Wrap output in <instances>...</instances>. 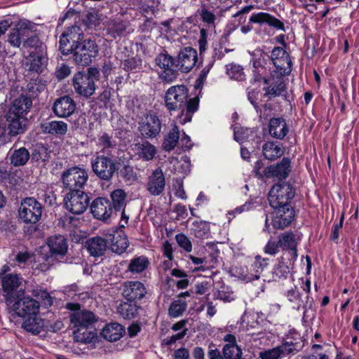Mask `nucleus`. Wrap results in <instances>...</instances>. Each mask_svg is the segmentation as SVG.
<instances>
[{
  "label": "nucleus",
  "instance_id": "48",
  "mask_svg": "<svg viewBox=\"0 0 359 359\" xmlns=\"http://www.w3.org/2000/svg\"><path fill=\"white\" fill-rule=\"evenodd\" d=\"M187 308V303L186 301L178 299L173 301L168 309V315L171 318H178L185 312Z\"/></svg>",
  "mask_w": 359,
  "mask_h": 359
},
{
  "label": "nucleus",
  "instance_id": "10",
  "mask_svg": "<svg viewBox=\"0 0 359 359\" xmlns=\"http://www.w3.org/2000/svg\"><path fill=\"white\" fill-rule=\"evenodd\" d=\"M69 310L74 311L70 315V323L74 327H93L97 322L98 317L92 311L88 310H80V305L76 303L67 304Z\"/></svg>",
  "mask_w": 359,
  "mask_h": 359
},
{
  "label": "nucleus",
  "instance_id": "59",
  "mask_svg": "<svg viewBox=\"0 0 359 359\" xmlns=\"http://www.w3.org/2000/svg\"><path fill=\"white\" fill-rule=\"evenodd\" d=\"M80 31V27L76 25L67 28L65 31L72 44L79 45L80 43L79 42L82 39L83 35Z\"/></svg>",
  "mask_w": 359,
  "mask_h": 359
},
{
  "label": "nucleus",
  "instance_id": "2",
  "mask_svg": "<svg viewBox=\"0 0 359 359\" xmlns=\"http://www.w3.org/2000/svg\"><path fill=\"white\" fill-rule=\"evenodd\" d=\"M100 70L89 67L86 72H79L73 77L75 92L85 98L91 97L96 90L95 81L100 79Z\"/></svg>",
  "mask_w": 359,
  "mask_h": 359
},
{
  "label": "nucleus",
  "instance_id": "43",
  "mask_svg": "<svg viewBox=\"0 0 359 359\" xmlns=\"http://www.w3.org/2000/svg\"><path fill=\"white\" fill-rule=\"evenodd\" d=\"M149 264V261L147 257H135L130 260L126 271L133 274H140L147 269Z\"/></svg>",
  "mask_w": 359,
  "mask_h": 359
},
{
  "label": "nucleus",
  "instance_id": "30",
  "mask_svg": "<svg viewBox=\"0 0 359 359\" xmlns=\"http://www.w3.org/2000/svg\"><path fill=\"white\" fill-rule=\"evenodd\" d=\"M74 341L81 344L93 343L97 339V332L93 327L72 326Z\"/></svg>",
  "mask_w": 359,
  "mask_h": 359
},
{
  "label": "nucleus",
  "instance_id": "6",
  "mask_svg": "<svg viewBox=\"0 0 359 359\" xmlns=\"http://www.w3.org/2000/svg\"><path fill=\"white\" fill-rule=\"evenodd\" d=\"M292 187L287 183L276 184L272 187L269 193V201L272 208L290 205L289 201L294 197Z\"/></svg>",
  "mask_w": 359,
  "mask_h": 359
},
{
  "label": "nucleus",
  "instance_id": "40",
  "mask_svg": "<svg viewBox=\"0 0 359 359\" xmlns=\"http://www.w3.org/2000/svg\"><path fill=\"white\" fill-rule=\"evenodd\" d=\"M10 117V114H7L6 120L8 122L9 133L11 135H17L24 133L27 123V119L22 115H15Z\"/></svg>",
  "mask_w": 359,
  "mask_h": 359
},
{
  "label": "nucleus",
  "instance_id": "55",
  "mask_svg": "<svg viewBox=\"0 0 359 359\" xmlns=\"http://www.w3.org/2000/svg\"><path fill=\"white\" fill-rule=\"evenodd\" d=\"M262 97L265 96L261 93L259 89H248V99L257 111H258L259 104L262 102Z\"/></svg>",
  "mask_w": 359,
  "mask_h": 359
},
{
  "label": "nucleus",
  "instance_id": "52",
  "mask_svg": "<svg viewBox=\"0 0 359 359\" xmlns=\"http://www.w3.org/2000/svg\"><path fill=\"white\" fill-rule=\"evenodd\" d=\"M123 69L126 71H137L141 69L142 60L140 57H131L125 59L121 62Z\"/></svg>",
  "mask_w": 359,
  "mask_h": 359
},
{
  "label": "nucleus",
  "instance_id": "49",
  "mask_svg": "<svg viewBox=\"0 0 359 359\" xmlns=\"http://www.w3.org/2000/svg\"><path fill=\"white\" fill-rule=\"evenodd\" d=\"M118 313L125 319H132L137 313V307L132 302H124L120 304L118 309Z\"/></svg>",
  "mask_w": 359,
  "mask_h": 359
},
{
  "label": "nucleus",
  "instance_id": "4",
  "mask_svg": "<svg viewBox=\"0 0 359 359\" xmlns=\"http://www.w3.org/2000/svg\"><path fill=\"white\" fill-rule=\"evenodd\" d=\"M93 172L102 180L110 181L117 170L116 160L105 155H97L90 160Z\"/></svg>",
  "mask_w": 359,
  "mask_h": 359
},
{
  "label": "nucleus",
  "instance_id": "61",
  "mask_svg": "<svg viewBox=\"0 0 359 359\" xmlns=\"http://www.w3.org/2000/svg\"><path fill=\"white\" fill-rule=\"evenodd\" d=\"M98 144L103 148H111L116 145L112 136L104 133L98 138Z\"/></svg>",
  "mask_w": 359,
  "mask_h": 359
},
{
  "label": "nucleus",
  "instance_id": "56",
  "mask_svg": "<svg viewBox=\"0 0 359 359\" xmlns=\"http://www.w3.org/2000/svg\"><path fill=\"white\" fill-rule=\"evenodd\" d=\"M226 72L229 76L237 81H243L245 79V74L243 69L238 65H231L226 66Z\"/></svg>",
  "mask_w": 359,
  "mask_h": 359
},
{
  "label": "nucleus",
  "instance_id": "11",
  "mask_svg": "<svg viewBox=\"0 0 359 359\" xmlns=\"http://www.w3.org/2000/svg\"><path fill=\"white\" fill-rule=\"evenodd\" d=\"M276 70L273 72L271 76L274 77L278 74L280 76L288 75L292 71V60L289 54L283 48L275 47L271 55Z\"/></svg>",
  "mask_w": 359,
  "mask_h": 359
},
{
  "label": "nucleus",
  "instance_id": "39",
  "mask_svg": "<svg viewBox=\"0 0 359 359\" xmlns=\"http://www.w3.org/2000/svg\"><path fill=\"white\" fill-rule=\"evenodd\" d=\"M107 237L106 238H102L100 236H96L90 238L86 242L88 251L94 257L102 256L107 250Z\"/></svg>",
  "mask_w": 359,
  "mask_h": 359
},
{
  "label": "nucleus",
  "instance_id": "31",
  "mask_svg": "<svg viewBox=\"0 0 359 359\" xmlns=\"http://www.w3.org/2000/svg\"><path fill=\"white\" fill-rule=\"evenodd\" d=\"M29 22H23L18 24V27L13 29L8 36V42L14 47H19L22 43L28 37L32 31Z\"/></svg>",
  "mask_w": 359,
  "mask_h": 359
},
{
  "label": "nucleus",
  "instance_id": "18",
  "mask_svg": "<svg viewBox=\"0 0 359 359\" xmlns=\"http://www.w3.org/2000/svg\"><path fill=\"white\" fill-rule=\"evenodd\" d=\"M161 130V123L158 117L154 114H147L140 123L139 130L146 138H154Z\"/></svg>",
  "mask_w": 359,
  "mask_h": 359
},
{
  "label": "nucleus",
  "instance_id": "29",
  "mask_svg": "<svg viewBox=\"0 0 359 359\" xmlns=\"http://www.w3.org/2000/svg\"><path fill=\"white\" fill-rule=\"evenodd\" d=\"M290 168V160L283 158L282 161L275 165H271L265 168L264 173L266 177H276L278 180L285 179Z\"/></svg>",
  "mask_w": 359,
  "mask_h": 359
},
{
  "label": "nucleus",
  "instance_id": "1",
  "mask_svg": "<svg viewBox=\"0 0 359 359\" xmlns=\"http://www.w3.org/2000/svg\"><path fill=\"white\" fill-rule=\"evenodd\" d=\"M166 109L170 115L177 112L176 119L184 125L191 121L193 114L198 110V98L189 99V90L184 85L170 87L164 95Z\"/></svg>",
  "mask_w": 359,
  "mask_h": 359
},
{
  "label": "nucleus",
  "instance_id": "7",
  "mask_svg": "<svg viewBox=\"0 0 359 359\" xmlns=\"http://www.w3.org/2000/svg\"><path fill=\"white\" fill-rule=\"evenodd\" d=\"M158 71L159 78L164 82L171 83L178 76V68L174 58L166 53L158 55L155 59Z\"/></svg>",
  "mask_w": 359,
  "mask_h": 359
},
{
  "label": "nucleus",
  "instance_id": "51",
  "mask_svg": "<svg viewBox=\"0 0 359 359\" xmlns=\"http://www.w3.org/2000/svg\"><path fill=\"white\" fill-rule=\"evenodd\" d=\"M126 194L122 189H118L111 194L114 208L116 210H121L125 205Z\"/></svg>",
  "mask_w": 359,
  "mask_h": 359
},
{
  "label": "nucleus",
  "instance_id": "37",
  "mask_svg": "<svg viewBox=\"0 0 359 359\" xmlns=\"http://www.w3.org/2000/svg\"><path fill=\"white\" fill-rule=\"evenodd\" d=\"M224 340L226 342L223 348V355L225 359H236L242 355V351L236 344L234 335L228 334L224 337Z\"/></svg>",
  "mask_w": 359,
  "mask_h": 359
},
{
  "label": "nucleus",
  "instance_id": "33",
  "mask_svg": "<svg viewBox=\"0 0 359 359\" xmlns=\"http://www.w3.org/2000/svg\"><path fill=\"white\" fill-rule=\"evenodd\" d=\"M272 78L273 81L268 87L264 88L265 91L264 95L269 97V99L283 95L284 93H286L287 88L283 76L276 74Z\"/></svg>",
  "mask_w": 359,
  "mask_h": 359
},
{
  "label": "nucleus",
  "instance_id": "9",
  "mask_svg": "<svg viewBox=\"0 0 359 359\" xmlns=\"http://www.w3.org/2000/svg\"><path fill=\"white\" fill-rule=\"evenodd\" d=\"M89 203L88 196L81 190L69 191L64 199L65 208L74 215L83 213L88 208Z\"/></svg>",
  "mask_w": 359,
  "mask_h": 359
},
{
  "label": "nucleus",
  "instance_id": "27",
  "mask_svg": "<svg viewBox=\"0 0 359 359\" xmlns=\"http://www.w3.org/2000/svg\"><path fill=\"white\" fill-rule=\"evenodd\" d=\"M131 149L139 159L145 161H151L156 154L155 146L147 140L133 144Z\"/></svg>",
  "mask_w": 359,
  "mask_h": 359
},
{
  "label": "nucleus",
  "instance_id": "47",
  "mask_svg": "<svg viewBox=\"0 0 359 359\" xmlns=\"http://www.w3.org/2000/svg\"><path fill=\"white\" fill-rule=\"evenodd\" d=\"M29 153L25 147L14 151L11 157V163L15 166L25 165L29 158Z\"/></svg>",
  "mask_w": 359,
  "mask_h": 359
},
{
  "label": "nucleus",
  "instance_id": "53",
  "mask_svg": "<svg viewBox=\"0 0 359 359\" xmlns=\"http://www.w3.org/2000/svg\"><path fill=\"white\" fill-rule=\"evenodd\" d=\"M46 86V81L39 76L36 79H32L27 86L29 92L32 93V95H37V93L43 91Z\"/></svg>",
  "mask_w": 359,
  "mask_h": 359
},
{
  "label": "nucleus",
  "instance_id": "26",
  "mask_svg": "<svg viewBox=\"0 0 359 359\" xmlns=\"http://www.w3.org/2000/svg\"><path fill=\"white\" fill-rule=\"evenodd\" d=\"M250 22L260 25H266L278 30H285L283 22L265 12L253 13L250 18Z\"/></svg>",
  "mask_w": 359,
  "mask_h": 359
},
{
  "label": "nucleus",
  "instance_id": "36",
  "mask_svg": "<svg viewBox=\"0 0 359 359\" xmlns=\"http://www.w3.org/2000/svg\"><path fill=\"white\" fill-rule=\"evenodd\" d=\"M108 245L117 254L124 252L128 247V241L124 233L115 232L107 236Z\"/></svg>",
  "mask_w": 359,
  "mask_h": 359
},
{
  "label": "nucleus",
  "instance_id": "46",
  "mask_svg": "<svg viewBox=\"0 0 359 359\" xmlns=\"http://www.w3.org/2000/svg\"><path fill=\"white\" fill-rule=\"evenodd\" d=\"M191 230L194 236L200 239L208 238L210 235V226L206 222L196 221L193 222Z\"/></svg>",
  "mask_w": 359,
  "mask_h": 359
},
{
  "label": "nucleus",
  "instance_id": "14",
  "mask_svg": "<svg viewBox=\"0 0 359 359\" xmlns=\"http://www.w3.org/2000/svg\"><path fill=\"white\" fill-rule=\"evenodd\" d=\"M299 240V238L291 231H286L278 236V244L283 251L284 259L290 257L293 259H297L298 257L297 246Z\"/></svg>",
  "mask_w": 359,
  "mask_h": 359
},
{
  "label": "nucleus",
  "instance_id": "17",
  "mask_svg": "<svg viewBox=\"0 0 359 359\" xmlns=\"http://www.w3.org/2000/svg\"><path fill=\"white\" fill-rule=\"evenodd\" d=\"M40 303L28 296L23 297L13 304V309L16 313L22 318L38 315Z\"/></svg>",
  "mask_w": 359,
  "mask_h": 359
},
{
  "label": "nucleus",
  "instance_id": "22",
  "mask_svg": "<svg viewBox=\"0 0 359 359\" xmlns=\"http://www.w3.org/2000/svg\"><path fill=\"white\" fill-rule=\"evenodd\" d=\"M269 262L268 258H263L260 255H257L250 265L248 273L241 274V278L246 281L259 279L262 273L269 266Z\"/></svg>",
  "mask_w": 359,
  "mask_h": 359
},
{
  "label": "nucleus",
  "instance_id": "62",
  "mask_svg": "<svg viewBox=\"0 0 359 359\" xmlns=\"http://www.w3.org/2000/svg\"><path fill=\"white\" fill-rule=\"evenodd\" d=\"M252 208L253 203L251 201H248L243 205L238 206L234 208L233 210L229 212L228 215H229V219H231V216H232V218H233L236 217V215L251 210Z\"/></svg>",
  "mask_w": 359,
  "mask_h": 359
},
{
  "label": "nucleus",
  "instance_id": "44",
  "mask_svg": "<svg viewBox=\"0 0 359 359\" xmlns=\"http://www.w3.org/2000/svg\"><path fill=\"white\" fill-rule=\"evenodd\" d=\"M25 318V320L22 323V327L27 332H32V334H38L41 331L43 327V322L41 318L37 317V315L27 316Z\"/></svg>",
  "mask_w": 359,
  "mask_h": 359
},
{
  "label": "nucleus",
  "instance_id": "34",
  "mask_svg": "<svg viewBox=\"0 0 359 359\" xmlns=\"http://www.w3.org/2000/svg\"><path fill=\"white\" fill-rule=\"evenodd\" d=\"M284 150L282 144L274 141H267L262 145V153L264 158L271 161L281 157L284 154Z\"/></svg>",
  "mask_w": 359,
  "mask_h": 359
},
{
  "label": "nucleus",
  "instance_id": "21",
  "mask_svg": "<svg viewBox=\"0 0 359 359\" xmlns=\"http://www.w3.org/2000/svg\"><path fill=\"white\" fill-rule=\"evenodd\" d=\"M93 216L100 220H107L112 214L113 207L111 202L104 198H95L90 206Z\"/></svg>",
  "mask_w": 359,
  "mask_h": 359
},
{
  "label": "nucleus",
  "instance_id": "54",
  "mask_svg": "<svg viewBox=\"0 0 359 359\" xmlns=\"http://www.w3.org/2000/svg\"><path fill=\"white\" fill-rule=\"evenodd\" d=\"M214 298L220 299L225 302H230L234 299L233 293L225 285H222L219 289L216 290L213 294Z\"/></svg>",
  "mask_w": 359,
  "mask_h": 359
},
{
  "label": "nucleus",
  "instance_id": "32",
  "mask_svg": "<svg viewBox=\"0 0 359 359\" xmlns=\"http://www.w3.org/2000/svg\"><path fill=\"white\" fill-rule=\"evenodd\" d=\"M289 132L288 126L283 118H272L269 123V135L277 140H283Z\"/></svg>",
  "mask_w": 359,
  "mask_h": 359
},
{
  "label": "nucleus",
  "instance_id": "24",
  "mask_svg": "<svg viewBox=\"0 0 359 359\" xmlns=\"http://www.w3.org/2000/svg\"><path fill=\"white\" fill-rule=\"evenodd\" d=\"M146 293V287L140 281H128L124 284L123 295L129 302L142 299Z\"/></svg>",
  "mask_w": 359,
  "mask_h": 359
},
{
  "label": "nucleus",
  "instance_id": "60",
  "mask_svg": "<svg viewBox=\"0 0 359 359\" xmlns=\"http://www.w3.org/2000/svg\"><path fill=\"white\" fill-rule=\"evenodd\" d=\"M175 240L178 245L187 252L192 250V244L190 239L184 233H178L175 236Z\"/></svg>",
  "mask_w": 359,
  "mask_h": 359
},
{
  "label": "nucleus",
  "instance_id": "64",
  "mask_svg": "<svg viewBox=\"0 0 359 359\" xmlns=\"http://www.w3.org/2000/svg\"><path fill=\"white\" fill-rule=\"evenodd\" d=\"M279 248L278 241L276 242L275 241L269 240L264 246V251L267 255H275L278 252Z\"/></svg>",
  "mask_w": 359,
  "mask_h": 359
},
{
  "label": "nucleus",
  "instance_id": "58",
  "mask_svg": "<svg viewBox=\"0 0 359 359\" xmlns=\"http://www.w3.org/2000/svg\"><path fill=\"white\" fill-rule=\"evenodd\" d=\"M253 133L252 130L244 128H235L234 129V140L242 144L248 140L250 135Z\"/></svg>",
  "mask_w": 359,
  "mask_h": 359
},
{
  "label": "nucleus",
  "instance_id": "19",
  "mask_svg": "<svg viewBox=\"0 0 359 359\" xmlns=\"http://www.w3.org/2000/svg\"><path fill=\"white\" fill-rule=\"evenodd\" d=\"M21 278L18 274L8 273L1 280L6 302L12 303L17 294V290L21 283Z\"/></svg>",
  "mask_w": 359,
  "mask_h": 359
},
{
  "label": "nucleus",
  "instance_id": "15",
  "mask_svg": "<svg viewBox=\"0 0 359 359\" xmlns=\"http://www.w3.org/2000/svg\"><path fill=\"white\" fill-rule=\"evenodd\" d=\"M272 225L276 229H283L290 225L294 218V210L290 205L273 208Z\"/></svg>",
  "mask_w": 359,
  "mask_h": 359
},
{
  "label": "nucleus",
  "instance_id": "35",
  "mask_svg": "<svg viewBox=\"0 0 359 359\" xmlns=\"http://www.w3.org/2000/svg\"><path fill=\"white\" fill-rule=\"evenodd\" d=\"M46 243L50 252L53 255L63 256L67 252V240L63 236H52L48 238Z\"/></svg>",
  "mask_w": 359,
  "mask_h": 359
},
{
  "label": "nucleus",
  "instance_id": "20",
  "mask_svg": "<svg viewBox=\"0 0 359 359\" xmlns=\"http://www.w3.org/2000/svg\"><path fill=\"white\" fill-rule=\"evenodd\" d=\"M76 103L69 96H62L55 100L53 105V111L60 118H67L74 114Z\"/></svg>",
  "mask_w": 359,
  "mask_h": 359
},
{
  "label": "nucleus",
  "instance_id": "50",
  "mask_svg": "<svg viewBox=\"0 0 359 359\" xmlns=\"http://www.w3.org/2000/svg\"><path fill=\"white\" fill-rule=\"evenodd\" d=\"M32 294L41 301V303L46 307L53 304V299L50 294L41 287H36L32 290Z\"/></svg>",
  "mask_w": 359,
  "mask_h": 359
},
{
  "label": "nucleus",
  "instance_id": "8",
  "mask_svg": "<svg viewBox=\"0 0 359 359\" xmlns=\"http://www.w3.org/2000/svg\"><path fill=\"white\" fill-rule=\"evenodd\" d=\"M72 53L75 62L78 65L87 66L93 57H95L98 53V48L95 41L84 40L79 45H76Z\"/></svg>",
  "mask_w": 359,
  "mask_h": 359
},
{
  "label": "nucleus",
  "instance_id": "13",
  "mask_svg": "<svg viewBox=\"0 0 359 359\" xmlns=\"http://www.w3.org/2000/svg\"><path fill=\"white\" fill-rule=\"evenodd\" d=\"M166 180L162 169L157 168L152 170L147 177L146 190L153 196L161 195L165 188Z\"/></svg>",
  "mask_w": 359,
  "mask_h": 359
},
{
  "label": "nucleus",
  "instance_id": "38",
  "mask_svg": "<svg viewBox=\"0 0 359 359\" xmlns=\"http://www.w3.org/2000/svg\"><path fill=\"white\" fill-rule=\"evenodd\" d=\"M123 327L117 323L107 324L102 330L101 336L107 341H116L119 340L124 333Z\"/></svg>",
  "mask_w": 359,
  "mask_h": 359
},
{
  "label": "nucleus",
  "instance_id": "41",
  "mask_svg": "<svg viewBox=\"0 0 359 359\" xmlns=\"http://www.w3.org/2000/svg\"><path fill=\"white\" fill-rule=\"evenodd\" d=\"M41 128L44 133L62 136L67 132L68 126L62 121H51L41 123Z\"/></svg>",
  "mask_w": 359,
  "mask_h": 359
},
{
  "label": "nucleus",
  "instance_id": "5",
  "mask_svg": "<svg viewBox=\"0 0 359 359\" xmlns=\"http://www.w3.org/2000/svg\"><path fill=\"white\" fill-rule=\"evenodd\" d=\"M88 174L86 169L78 166L68 168L62 175V182L70 191L81 190L86 184Z\"/></svg>",
  "mask_w": 359,
  "mask_h": 359
},
{
  "label": "nucleus",
  "instance_id": "63",
  "mask_svg": "<svg viewBox=\"0 0 359 359\" xmlns=\"http://www.w3.org/2000/svg\"><path fill=\"white\" fill-rule=\"evenodd\" d=\"M42 45L41 41L36 36H28V37H26L25 40L24 41L23 46L26 48H41Z\"/></svg>",
  "mask_w": 359,
  "mask_h": 359
},
{
  "label": "nucleus",
  "instance_id": "42",
  "mask_svg": "<svg viewBox=\"0 0 359 359\" xmlns=\"http://www.w3.org/2000/svg\"><path fill=\"white\" fill-rule=\"evenodd\" d=\"M32 104V100L29 98L27 97H19L14 101L8 113L10 114V117H13L12 116L15 115L25 116Z\"/></svg>",
  "mask_w": 359,
  "mask_h": 359
},
{
  "label": "nucleus",
  "instance_id": "12",
  "mask_svg": "<svg viewBox=\"0 0 359 359\" xmlns=\"http://www.w3.org/2000/svg\"><path fill=\"white\" fill-rule=\"evenodd\" d=\"M296 351H297V342L287 338L280 345L261 351L259 358L260 359H282Z\"/></svg>",
  "mask_w": 359,
  "mask_h": 359
},
{
  "label": "nucleus",
  "instance_id": "3",
  "mask_svg": "<svg viewBox=\"0 0 359 359\" xmlns=\"http://www.w3.org/2000/svg\"><path fill=\"white\" fill-rule=\"evenodd\" d=\"M43 207L33 197L22 200L18 209L19 219L25 224H36L41 218Z\"/></svg>",
  "mask_w": 359,
  "mask_h": 359
},
{
  "label": "nucleus",
  "instance_id": "45",
  "mask_svg": "<svg viewBox=\"0 0 359 359\" xmlns=\"http://www.w3.org/2000/svg\"><path fill=\"white\" fill-rule=\"evenodd\" d=\"M180 140V130L176 125H174L168 135L165 137L162 147L165 151L172 150Z\"/></svg>",
  "mask_w": 359,
  "mask_h": 359
},
{
  "label": "nucleus",
  "instance_id": "28",
  "mask_svg": "<svg viewBox=\"0 0 359 359\" xmlns=\"http://www.w3.org/2000/svg\"><path fill=\"white\" fill-rule=\"evenodd\" d=\"M296 260L297 259H293L290 257L287 259H284L283 255H282V257L278 259V263L273 269V280L278 281L281 279H286Z\"/></svg>",
  "mask_w": 359,
  "mask_h": 359
},
{
  "label": "nucleus",
  "instance_id": "16",
  "mask_svg": "<svg viewBox=\"0 0 359 359\" xmlns=\"http://www.w3.org/2000/svg\"><path fill=\"white\" fill-rule=\"evenodd\" d=\"M198 53L196 49L186 47L182 49L177 56V66L178 71L182 72H190L196 65Z\"/></svg>",
  "mask_w": 359,
  "mask_h": 359
},
{
  "label": "nucleus",
  "instance_id": "57",
  "mask_svg": "<svg viewBox=\"0 0 359 359\" xmlns=\"http://www.w3.org/2000/svg\"><path fill=\"white\" fill-rule=\"evenodd\" d=\"M76 45L72 44L71 40L68 37V34L65 32L60 39V50L63 55L72 53Z\"/></svg>",
  "mask_w": 359,
  "mask_h": 359
},
{
  "label": "nucleus",
  "instance_id": "23",
  "mask_svg": "<svg viewBox=\"0 0 359 359\" xmlns=\"http://www.w3.org/2000/svg\"><path fill=\"white\" fill-rule=\"evenodd\" d=\"M48 58L42 53H30L25 59V69L31 72L41 74L46 68Z\"/></svg>",
  "mask_w": 359,
  "mask_h": 359
},
{
  "label": "nucleus",
  "instance_id": "25",
  "mask_svg": "<svg viewBox=\"0 0 359 359\" xmlns=\"http://www.w3.org/2000/svg\"><path fill=\"white\" fill-rule=\"evenodd\" d=\"M287 300L293 304V308L299 311L301 309L306 310L307 308L311 309L313 304V298L306 295L305 299H302L298 288L294 286L285 293Z\"/></svg>",
  "mask_w": 359,
  "mask_h": 359
}]
</instances>
